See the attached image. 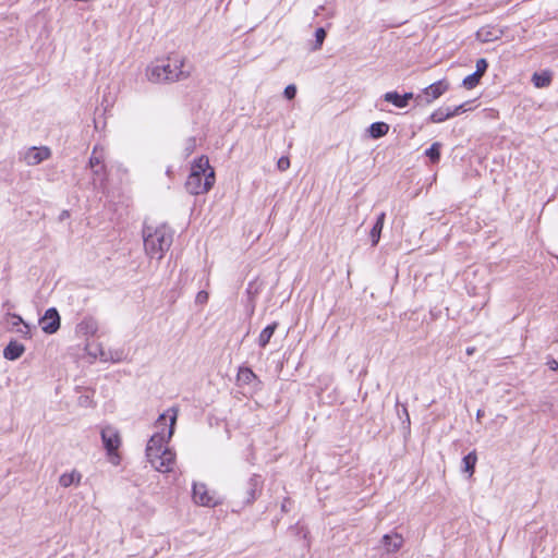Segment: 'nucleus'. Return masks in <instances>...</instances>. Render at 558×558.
Here are the masks:
<instances>
[{
	"label": "nucleus",
	"instance_id": "f257e3e1",
	"mask_svg": "<svg viewBox=\"0 0 558 558\" xmlns=\"http://www.w3.org/2000/svg\"><path fill=\"white\" fill-rule=\"evenodd\" d=\"M179 410L175 407L168 409L157 418L155 426L159 430L148 440L146 457L151 466L158 472H170L175 461V453L165 447L174 433Z\"/></svg>",
	"mask_w": 558,
	"mask_h": 558
},
{
	"label": "nucleus",
	"instance_id": "f03ea898",
	"mask_svg": "<svg viewBox=\"0 0 558 558\" xmlns=\"http://www.w3.org/2000/svg\"><path fill=\"white\" fill-rule=\"evenodd\" d=\"M145 75L155 84L173 83L187 78L191 75V68H186L183 57L173 56L151 62L147 65Z\"/></svg>",
	"mask_w": 558,
	"mask_h": 558
},
{
	"label": "nucleus",
	"instance_id": "7ed1b4c3",
	"mask_svg": "<svg viewBox=\"0 0 558 558\" xmlns=\"http://www.w3.org/2000/svg\"><path fill=\"white\" fill-rule=\"evenodd\" d=\"M143 241L145 253L150 258L161 259L170 248L173 241V231L165 223L143 227Z\"/></svg>",
	"mask_w": 558,
	"mask_h": 558
},
{
	"label": "nucleus",
	"instance_id": "20e7f679",
	"mask_svg": "<svg viewBox=\"0 0 558 558\" xmlns=\"http://www.w3.org/2000/svg\"><path fill=\"white\" fill-rule=\"evenodd\" d=\"M215 184V171L210 170L206 178L190 173L185 182L186 191L192 195L207 193Z\"/></svg>",
	"mask_w": 558,
	"mask_h": 558
},
{
	"label": "nucleus",
	"instance_id": "39448f33",
	"mask_svg": "<svg viewBox=\"0 0 558 558\" xmlns=\"http://www.w3.org/2000/svg\"><path fill=\"white\" fill-rule=\"evenodd\" d=\"M101 440L112 463L119 462L118 449L121 445V437L117 428L105 426L101 428Z\"/></svg>",
	"mask_w": 558,
	"mask_h": 558
},
{
	"label": "nucleus",
	"instance_id": "423d86ee",
	"mask_svg": "<svg viewBox=\"0 0 558 558\" xmlns=\"http://www.w3.org/2000/svg\"><path fill=\"white\" fill-rule=\"evenodd\" d=\"M448 89L446 81H438L423 89V93L416 96L418 104H430L439 98Z\"/></svg>",
	"mask_w": 558,
	"mask_h": 558
},
{
	"label": "nucleus",
	"instance_id": "0eeeda50",
	"mask_svg": "<svg viewBox=\"0 0 558 558\" xmlns=\"http://www.w3.org/2000/svg\"><path fill=\"white\" fill-rule=\"evenodd\" d=\"M193 500L195 504L204 507H215L219 504L215 494H211L207 486L203 483H194Z\"/></svg>",
	"mask_w": 558,
	"mask_h": 558
},
{
	"label": "nucleus",
	"instance_id": "6e6552de",
	"mask_svg": "<svg viewBox=\"0 0 558 558\" xmlns=\"http://www.w3.org/2000/svg\"><path fill=\"white\" fill-rule=\"evenodd\" d=\"M41 330L47 335L56 333L60 328V315L54 307L48 308L39 319Z\"/></svg>",
	"mask_w": 558,
	"mask_h": 558
},
{
	"label": "nucleus",
	"instance_id": "1a4fd4ad",
	"mask_svg": "<svg viewBox=\"0 0 558 558\" xmlns=\"http://www.w3.org/2000/svg\"><path fill=\"white\" fill-rule=\"evenodd\" d=\"M236 383L239 386H248L254 391L262 388V381L257 375L251 368L244 366L239 368Z\"/></svg>",
	"mask_w": 558,
	"mask_h": 558
},
{
	"label": "nucleus",
	"instance_id": "9d476101",
	"mask_svg": "<svg viewBox=\"0 0 558 558\" xmlns=\"http://www.w3.org/2000/svg\"><path fill=\"white\" fill-rule=\"evenodd\" d=\"M50 156L51 151L46 146L31 147L24 154L23 159L28 166H36L43 162L44 160H47Z\"/></svg>",
	"mask_w": 558,
	"mask_h": 558
},
{
	"label": "nucleus",
	"instance_id": "9b49d317",
	"mask_svg": "<svg viewBox=\"0 0 558 558\" xmlns=\"http://www.w3.org/2000/svg\"><path fill=\"white\" fill-rule=\"evenodd\" d=\"M263 484H264V481L260 475L253 474L250 477V480L247 482L246 493H245L246 494V497H245L246 504H253L257 499L258 493L262 492Z\"/></svg>",
	"mask_w": 558,
	"mask_h": 558
},
{
	"label": "nucleus",
	"instance_id": "f8f14e48",
	"mask_svg": "<svg viewBox=\"0 0 558 558\" xmlns=\"http://www.w3.org/2000/svg\"><path fill=\"white\" fill-rule=\"evenodd\" d=\"M98 330V322L92 316L84 317L76 326V332L83 336H94Z\"/></svg>",
	"mask_w": 558,
	"mask_h": 558
},
{
	"label": "nucleus",
	"instance_id": "ddd939ff",
	"mask_svg": "<svg viewBox=\"0 0 558 558\" xmlns=\"http://www.w3.org/2000/svg\"><path fill=\"white\" fill-rule=\"evenodd\" d=\"M384 100L392 104L397 108H405L409 104V100L413 98L412 93H405L404 95H400L397 92H388L383 96Z\"/></svg>",
	"mask_w": 558,
	"mask_h": 558
},
{
	"label": "nucleus",
	"instance_id": "4468645a",
	"mask_svg": "<svg viewBox=\"0 0 558 558\" xmlns=\"http://www.w3.org/2000/svg\"><path fill=\"white\" fill-rule=\"evenodd\" d=\"M403 537L401 534L391 533L383 536V545L387 553H396L403 545Z\"/></svg>",
	"mask_w": 558,
	"mask_h": 558
},
{
	"label": "nucleus",
	"instance_id": "2eb2a0df",
	"mask_svg": "<svg viewBox=\"0 0 558 558\" xmlns=\"http://www.w3.org/2000/svg\"><path fill=\"white\" fill-rule=\"evenodd\" d=\"M86 349L89 355H93L94 357H99L104 362H120L122 359V352H116V355H112L111 353H107L104 349L99 347H97L95 350H92L90 344H86Z\"/></svg>",
	"mask_w": 558,
	"mask_h": 558
},
{
	"label": "nucleus",
	"instance_id": "dca6fc26",
	"mask_svg": "<svg viewBox=\"0 0 558 558\" xmlns=\"http://www.w3.org/2000/svg\"><path fill=\"white\" fill-rule=\"evenodd\" d=\"M25 352V347L17 341H10L9 344L3 350V356L7 360L15 361L22 356Z\"/></svg>",
	"mask_w": 558,
	"mask_h": 558
},
{
	"label": "nucleus",
	"instance_id": "f3484780",
	"mask_svg": "<svg viewBox=\"0 0 558 558\" xmlns=\"http://www.w3.org/2000/svg\"><path fill=\"white\" fill-rule=\"evenodd\" d=\"M82 480V474L77 470H72L69 473H63L59 477V485L68 488L72 485L78 486Z\"/></svg>",
	"mask_w": 558,
	"mask_h": 558
},
{
	"label": "nucleus",
	"instance_id": "a211bd4d",
	"mask_svg": "<svg viewBox=\"0 0 558 558\" xmlns=\"http://www.w3.org/2000/svg\"><path fill=\"white\" fill-rule=\"evenodd\" d=\"M210 170L214 169L210 167L208 158L206 156H201L192 165L191 173H196V175L206 178Z\"/></svg>",
	"mask_w": 558,
	"mask_h": 558
},
{
	"label": "nucleus",
	"instance_id": "6ab92c4d",
	"mask_svg": "<svg viewBox=\"0 0 558 558\" xmlns=\"http://www.w3.org/2000/svg\"><path fill=\"white\" fill-rule=\"evenodd\" d=\"M385 218H386V214L380 213L377 217L375 225L373 226V228L369 232V238H371L373 246H376L380 240V234H381V230L384 227Z\"/></svg>",
	"mask_w": 558,
	"mask_h": 558
},
{
	"label": "nucleus",
	"instance_id": "aec40b11",
	"mask_svg": "<svg viewBox=\"0 0 558 558\" xmlns=\"http://www.w3.org/2000/svg\"><path fill=\"white\" fill-rule=\"evenodd\" d=\"M278 325L279 324L277 322H274L272 324L266 326L260 331L258 339H257V343L260 348H265L269 343L271 337L274 336L276 329L278 328Z\"/></svg>",
	"mask_w": 558,
	"mask_h": 558
},
{
	"label": "nucleus",
	"instance_id": "412c9836",
	"mask_svg": "<svg viewBox=\"0 0 558 558\" xmlns=\"http://www.w3.org/2000/svg\"><path fill=\"white\" fill-rule=\"evenodd\" d=\"M389 131V125L385 122H374L368 128V133L372 138H380Z\"/></svg>",
	"mask_w": 558,
	"mask_h": 558
},
{
	"label": "nucleus",
	"instance_id": "4be33fe9",
	"mask_svg": "<svg viewBox=\"0 0 558 558\" xmlns=\"http://www.w3.org/2000/svg\"><path fill=\"white\" fill-rule=\"evenodd\" d=\"M532 82L537 88L547 87L551 82V74L548 71L535 72L532 76Z\"/></svg>",
	"mask_w": 558,
	"mask_h": 558
},
{
	"label": "nucleus",
	"instance_id": "5701e85b",
	"mask_svg": "<svg viewBox=\"0 0 558 558\" xmlns=\"http://www.w3.org/2000/svg\"><path fill=\"white\" fill-rule=\"evenodd\" d=\"M449 118H452V113L450 112V107H445V108L440 107L430 114L429 120L433 123H440V122L446 121Z\"/></svg>",
	"mask_w": 558,
	"mask_h": 558
},
{
	"label": "nucleus",
	"instance_id": "b1692460",
	"mask_svg": "<svg viewBox=\"0 0 558 558\" xmlns=\"http://www.w3.org/2000/svg\"><path fill=\"white\" fill-rule=\"evenodd\" d=\"M477 456L475 451L470 452L463 459V471L472 475L474 473Z\"/></svg>",
	"mask_w": 558,
	"mask_h": 558
},
{
	"label": "nucleus",
	"instance_id": "393cba45",
	"mask_svg": "<svg viewBox=\"0 0 558 558\" xmlns=\"http://www.w3.org/2000/svg\"><path fill=\"white\" fill-rule=\"evenodd\" d=\"M396 405H397V408H399V405H400L399 400H397ZM397 414H398L399 418L402 421L403 427L409 429L411 421H410V414H409L407 405L401 404V410L397 409Z\"/></svg>",
	"mask_w": 558,
	"mask_h": 558
},
{
	"label": "nucleus",
	"instance_id": "a878e982",
	"mask_svg": "<svg viewBox=\"0 0 558 558\" xmlns=\"http://www.w3.org/2000/svg\"><path fill=\"white\" fill-rule=\"evenodd\" d=\"M440 147L441 144L436 142L432 144V146L425 151V155L430 159L433 163L438 162L440 158Z\"/></svg>",
	"mask_w": 558,
	"mask_h": 558
},
{
	"label": "nucleus",
	"instance_id": "bb28decb",
	"mask_svg": "<svg viewBox=\"0 0 558 558\" xmlns=\"http://www.w3.org/2000/svg\"><path fill=\"white\" fill-rule=\"evenodd\" d=\"M481 78H482V76L480 74H477L476 72H474V73L468 75L466 77H464L462 84L466 89H472L480 83Z\"/></svg>",
	"mask_w": 558,
	"mask_h": 558
},
{
	"label": "nucleus",
	"instance_id": "cd10ccee",
	"mask_svg": "<svg viewBox=\"0 0 558 558\" xmlns=\"http://www.w3.org/2000/svg\"><path fill=\"white\" fill-rule=\"evenodd\" d=\"M102 162L101 156L97 155V148L95 147L93 150V154L89 158V166L92 169H94L95 174H98L100 169H102V166L98 168Z\"/></svg>",
	"mask_w": 558,
	"mask_h": 558
},
{
	"label": "nucleus",
	"instance_id": "c85d7f7f",
	"mask_svg": "<svg viewBox=\"0 0 558 558\" xmlns=\"http://www.w3.org/2000/svg\"><path fill=\"white\" fill-rule=\"evenodd\" d=\"M326 38V31L323 27H319L315 32V46L314 49H320L324 40Z\"/></svg>",
	"mask_w": 558,
	"mask_h": 558
},
{
	"label": "nucleus",
	"instance_id": "c756f323",
	"mask_svg": "<svg viewBox=\"0 0 558 558\" xmlns=\"http://www.w3.org/2000/svg\"><path fill=\"white\" fill-rule=\"evenodd\" d=\"M477 38L481 41L487 43V41L497 39L498 36L497 35L493 36V34L489 31H487L486 28L483 27L477 32Z\"/></svg>",
	"mask_w": 558,
	"mask_h": 558
},
{
	"label": "nucleus",
	"instance_id": "7c9ffc66",
	"mask_svg": "<svg viewBox=\"0 0 558 558\" xmlns=\"http://www.w3.org/2000/svg\"><path fill=\"white\" fill-rule=\"evenodd\" d=\"M488 68V62L486 59L481 58L476 61V73L483 76Z\"/></svg>",
	"mask_w": 558,
	"mask_h": 558
},
{
	"label": "nucleus",
	"instance_id": "2f4dec72",
	"mask_svg": "<svg viewBox=\"0 0 558 558\" xmlns=\"http://www.w3.org/2000/svg\"><path fill=\"white\" fill-rule=\"evenodd\" d=\"M283 94H284V97L287 99H289V100L293 99L295 97V95H296V87H295V85H293V84L288 85L284 88Z\"/></svg>",
	"mask_w": 558,
	"mask_h": 558
},
{
	"label": "nucleus",
	"instance_id": "473e14b6",
	"mask_svg": "<svg viewBox=\"0 0 558 558\" xmlns=\"http://www.w3.org/2000/svg\"><path fill=\"white\" fill-rule=\"evenodd\" d=\"M290 167V159L286 156L279 158L278 162H277V168L278 170L280 171H286L288 170Z\"/></svg>",
	"mask_w": 558,
	"mask_h": 558
},
{
	"label": "nucleus",
	"instance_id": "72a5a7b5",
	"mask_svg": "<svg viewBox=\"0 0 558 558\" xmlns=\"http://www.w3.org/2000/svg\"><path fill=\"white\" fill-rule=\"evenodd\" d=\"M16 332L22 335L24 338H31V328L26 323H23L19 328H16Z\"/></svg>",
	"mask_w": 558,
	"mask_h": 558
},
{
	"label": "nucleus",
	"instance_id": "f704fd0d",
	"mask_svg": "<svg viewBox=\"0 0 558 558\" xmlns=\"http://www.w3.org/2000/svg\"><path fill=\"white\" fill-rule=\"evenodd\" d=\"M468 102L461 104L459 106H456L453 108H450V112L452 113V117L459 116L468 110L466 108Z\"/></svg>",
	"mask_w": 558,
	"mask_h": 558
},
{
	"label": "nucleus",
	"instance_id": "c9c22d12",
	"mask_svg": "<svg viewBox=\"0 0 558 558\" xmlns=\"http://www.w3.org/2000/svg\"><path fill=\"white\" fill-rule=\"evenodd\" d=\"M208 293L204 290L199 291L197 294H196V298H195V302L197 304H205L207 303L208 301Z\"/></svg>",
	"mask_w": 558,
	"mask_h": 558
},
{
	"label": "nucleus",
	"instance_id": "e433bc0d",
	"mask_svg": "<svg viewBox=\"0 0 558 558\" xmlns=\"http://www.w3.org/2000/svg\"><path fill=\"white\" fill-rule=\"evenodd\" d=\"M195 147H196V140L194 137H190L186 141V146H185L186 155L192 154L193 150L195 149Z\"/></svg>",
	"mask_w": 558,
	"mask_h": 558
},
{
	"label": "nucleus",
	"instance_id": "4c0bfd02",
	"mask_svg": "<svg viewBox=\"0 0 558 558\" xmlns=\"http://www.w3.org/2000/svg\"><path fill=\"white\" fill-rule=\"evenodd\" d=\"M9 316L12 318V327H16L19 328L23 323L24 320L22 319V317L20 315H16V314H9Z\"/></svg>",
	"mask_w": 558,
	"mask_h": 558
},
{
	"label": "nucleus",
	"instance_id": "58836bf2",
	"mask_svg": "<svg viewBox=\"0 0 558 558\" xmlns=\"http://www.w3.org/2000/svg\"><path fill=\"white\" fill-rule=\"evenodd\" d=\"M547 365L549 367V369L551 371H558V361L551 359L547 362Z\"/></svg>",
	"mask_w": 558,
	"mask_h": 558
},
{
	"label": "nucleus",
	"instance_id": "ea45409f",
	"mask_svg": "<svg viewBox=\"0 0 558 558\" xmlns=\"http://www.w3.org/2000/svg\"><path fill=\"white\" fill-rule=\"evenodd\" d=\"M90 403L89 398L87 396L80 398V404L88 405Z\"/></svg>",
	"mask_w": 558,
	"mask_h": 558
},
{
	"label": "nucleus",
	"instance_id": "a19ab883",
	"mask_svg": "<svg viewBox=\"0 0 558 558\" xmlns=\"http://www.w3.org/2000/svg\"><path fill=\"white\" fill-rule=\"evenodd\" d=\"M474 351H475V348H468L466 349L468 355H472L474 353Z\"/></svg>",
	"mask_w": 558,
	"mask_h": 558
},
{
	"label": "nucleus",
	"instance_id": "79ce46f5",
	"mask_svg": "<svg viewBox=\"0 0 558 558\" xmlns=\"http://www.w3.org/2000/svg\"><path fill=\"white\" fill-rule=\"evenodd\" d=\"M483 415H484V411L477 410V413H476L477 418H481Z\"/></svg>",
	"mask_w": 558,
	"mask_h": 558
}]
</instances>
